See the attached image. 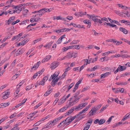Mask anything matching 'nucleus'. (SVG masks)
Returning <instances> with one entry per match:
<instances>
[{
	"label": "nucleus",
	"instance_id": "nucleus-17",
	"mask_svg": "<svg viewBox=\"0 0 130 130\" xmlns=\"http://www.w3.org/2000/svg\"><path fill=\"white\" fill-rule=\"evenodd\" d=\"M124 91V89L123 88L120 89V88H118L116 90H115V91H114V92L115 93H117L120 92L121 93H123Z\"/></svg>",
	"mask_w": 130,
	"mask_h": 130
},
{
	"label": "nucleus",
	"instance_id": "nucleus-60",
	"mask_svg": "<svg viewBox=\"0 0 130 130\" xmlns=\"http://www.w3.org/2000/svg\"><path fill=\"white\" fill-rule=\"evenodd\" d=\"M86 65V64H84L83 65H82L81 67L79 69V71L80 72L82 70H83L85 67Z\"/></svg>",
	"mask_w": 130,
	"mask_h": 130
},
{
	"label": "nucleus",
	"instance_id": "nucleus-20",
	"mask_svg": "<svg viewBox=\"0 0 130 130\" xmlns=\"http://www.w3.org/2000/svg\"><path fill=\"white\" fill-rule=\"evenodd\" d=\"M119 30L120 31L123 32L125 34H126L127 33V31L124 28L120 27L119 28Z\"/></svg>",
	"mask_w": 130,
	"mask_h": 130
},
{
	"label": "nucleus",
	"instance_id": "nucleus-29",
	"mask_svg": "<svg viewBox=\"0 0 130 130\" xmlns=\"http://www.w3.org/2000/svg\"><path fill=\"white\" fill-rule=\"evenodd\" d=\"M114 116H112L110 117L109 118L108 120L106 122V123L107 124H109L111 121L112 119V118H114Z\"/></svg>",
	"mask_w": 130,
	"mask_h": 130
},
{
	"label": "nucleus",
	"instance_id": "nucleus-40",
	"mask_svg": "<svg viewBox=\"0 0 130 130\" xmlns=\"http://www.w3.org/2000/svg\"><path fill=\"white\" fill-rule=\"evenodd\" d=\"M8 13L10 14H13L15 13V10H13L12 9H10L8 11Z\"/></svg>",
	"mask_w": 130,
	"mask_h": 130
},
{
	"label": "nucleus",
	"instance_id": "nucleus-15",
	"mask_svg": "<svg viewBox=\"0 0 130 130\" xmlns=\"http://www.w3.org/2000/svg\"><path fill=\"white\" fill-rule=\"evenodd\" d=\"M108 19L109 20V21L111 23H115L118 25H120V24L119 22L118 21L116 20H113L109 18H108Z\"/></svg>",
	"mask_w": 130,
	"mask_h": 130
},
{
	"label": "nucleus",
	"instance_id": "nucleus-49",
	"mask_svg": "<svg viewBox=\"0 0 130 130\" xmlns=\"http://www.w3.org/2000/svg\"><path fill=\"white\" fill-rule=\"evenodd\" d=\"M8 117H6L5 118H4L1 119L0 120V124L3 122L5 120H6L8 118Z\"/></svg>",
	"mask_w": 130,
	"mask_h": 130
},
{
	"label": "nucleus",
	"instance_id": "nucleus-26",
	"mask_svg": "<svg viewBox=\"0 0 130 130\" xmlns=\"http://www.w3.org/2000/svg\"><path fill=\"white\" fill-rule=\"evenodd\" d=\"M73 55H72L71 53L70 52H69L67 54V55L66 56L67 58L69 59L72 57H73Z\"/></svg>",
	"mask_w": 130,
	"mask_h": 130
},
{
	"label": "nucleus",
	"instance_id": "nucleus-19",
	"mask_svg": "<svg viewBox=\"0 0 130 130\" xmlns=\"http://www.w3.org/2000/svg\"><path fill=\"white\" fill-rule=\"evenodd\" d=\"M130 117V115H129L128 114H127L124 117L123 119L121 120V121H124L128 119Z\"/></svg>",
	"mask_w": 130,
	"mask_h": 130
},
{
	"label": "nucleus",
	"instance_id": "nucleus-39",
	"mask_svg": "<svg viewBox=\"0 0 130 130\" xmlns=\"http://www.w3.org/2000/svg\"><path fill=\"white\" fill-rule=\"evenodd\" d=\"M24 80H22L17 85V86H19L18 87H19L20 88V87L24 83Z\"/></svg>",
	"mask_w": 130,
	"mask_h": 130
},
{
	"label": "nucleus",
	"instance_id": "nucleus-27",
	"mask_svg": "<svg viewBox=\"0 0 130 130\" xmlns=\"http://www.w3.org/2000/svg\"><path fill=\"white\" fill-rule=\"evenodd\" d=\"M10 103L9 102L4 103L1 104V106L2 107H5L8 106L9 105Z\"/></svg>",
	"mask_w": 130,
	"mask_h": 130
},
{
	"label": "nucleus",
	"instance_id": "nucleus-48",
	"mask_svg": "<svg viewBox=\"0 0 130 130\" xmlns=\"http://www.w3.org/2000/svg\"><path fill=\"white\" fill-rule=\"evenodd\" d=\"M120 57H121L123 58H126L128 57V55L127 54H123L120 55Z\"/></svg>",
	"mask_w": 130,
	"mask_h": 130
},
{
	"label": "nucleus",
	"instance_id": "nucleus-58",
	"mask_svg": "<svg viewBox=\"0 0 130 130\" xmlns=\"http://www.w3.org/2000/svg\"><path fill=\"white\" fill-rule=\"evenodd\" d=\"M74 84L73 83H72L69 86L68 88V91H69L70 89L74 85Z\"/></svg>",
	"mask_w": 130,
	"mask_h": 130
},
{
	"label": "nucleus",
	"instance_id": "nucleus-10",
	"mask_svg": "<svg viewBox=\"0 0 130 130\" xmlns=\"http://www.w3.org/2000/svg\"><path fill=\"white\" fill-rule=\"evenodd\" d=\"M20 90V88H19V87H18L17 88V89L15 91V93H14V94L15 95V96L16 97L18 98L21 95V94H19L18 95H17L18 94V93H19V91Z\"/></svg>",
	"mask_w": 130,
	"mask_h": 130
},
{
	"label": "nucleus",
	"instance_id": "nucleus-21",
	"mask_svg": "<svg viewBox=\"0 0 130 130\" xmlns=\"http://www.w3.org/2000/svg\"><path fill=\"white\" fill-rule=\"evenodd\" d=\"M66 125H69L70 123L72 121L71 119V117H68L66 119Z\"/></svg>",
	"mask_w": 130,
	"mask_h": 130
},
{
	"label": "nucleus",
	"instance_id": "nucleus-12",
	"mask_svg": "<svg viewBox=\"0 0 130 130\" xmlns=\"http://www.w3.org/2000/svg\"><path fill=\"white\" fill-rule=\"evenodd\" d=\"M110 74V72H107L104 73L102 74L101 75V78H104L108 76Z\"/></svg>",
	"mask_w": 130,
	"mask_h": 130
},
{
	"label": "nucleus",
	"instance_id": "nucleus-63",
	"mask_svg": "<svg viewBox=\"0 0 130 130\" xmlns=\"http://www.w3.org/2000/svg\"><path fill=\"white\" fill-rule=\"evenodd\" d=\"M82 80L81 79H79L78 81L77 82L75 85L77 86H78V85L79 84L82 82Z\"/></svg>",
	"mask_w": 130,
	"mask_h": 130
},
{
	"label": "nucleus",
	"instance_id": "nucleus-14",
	"mask_svg": "<svg viewBox=\"0 0 130 130\" xmlns=\"http://www.w3.org/2000/svg\"><path fill=\"white\" fill-rule=\"evenodd\" d=\"M84 22L85 23H86V24H88V26L87 27L89 28L91 25V23L90 22V21L88 20H85L84 21Z\"/></svg>",
	"mask_w": 130,
	"mask_h": 130
},
{
	"label": "nucleus",
	"instance_id": "nucleus-62",
	"mask_svg": "<svg viewBox=\"0 0 130 130\" xmlns=\"http://www.w3.org/2000/svg\"><path fill=\"white\" fill-rule=\"evenodd\" d=\"M16 61L17 60L16 59H15L11 63V66L13 67L14 66Z\"/></svg>",
	"mask_w": 130,
	"mask_h": 130
},
{
	"label": "nucleus",
	"instance_id": "nucleus-16",
	"mask_svg": "<svg viewBox=\"0 0 130 130\" xmlns=\"http://www.w3.org/2000/svg\"><path fill=\"white\" fill-rule=\"evenodd\" d=\"M24 52V50L23 49L19 48L17 51V52L16 54L17 55H20L23 53Z\"/></svg>",
	"mask_w": 130,
	"mask_h": 130
},
{
	"label": "nucleus",
	"instance_id": "nucleus-13",
	"mask_svg": "<svg viewBox=\"0 0 130 130\" xmlns=\"http://www.w3.org/2000/svg\"><path fill=\"white\" fill-rule=\"evenodd\" d=\"M66 99L64 97H63L58 102V105H60L66 101Z\"/></svg>",
	"mask_w": 130,
	"mask_h": 130
},
{
	"label": "nucleus",
	"instance_id": "nucleus-56",
	"mask_svg": "<svg viewBox=\"0 0 130 130\" xmlns=\"http://www.w3.org/2000/svg\"><path fill=\"white\" fill-rule=\"evenodd\" d=\"M92 120H89L86 124V125H87L88 124V125H90V126L92 123Z\"/></svg>",
	"mask_w": 130,
	"mask_h": 130
},
{
	"label": "nucleus",
	"instance_id": "nucleus-18",
	"mask_svg": "<svg viewBox=\"0 0 130 130\" xmlns=\"http://www.w3.org/2000/svg\"><path fill=\"white\" fill-rule=\"evenodd\" d=\"M97 110V109L95 108L93 109H91L89 113H91L90 114V116L93 115L94 113H95Z\"/></svg>",
	"mask_w": 130,
	"mask_h": 130
},
{
	"label": "nucleus",
	"instance_id": "nucleus-59",
	"mask_svg": "<svg viewBox=\"0 0 130 130\" xmlns=\"http://www.w3.org/2000/svg\"><path fill=\"white\" fill-rule=\"evenodd\" d=\"M123 22L126 25H130V22L128 21L125 20V21H124Z\"/></svg>",
	"mask_w": 130,
	"mask_h": 130
},
{
	"label": "nucleus",
	"instance_id": "nucleus-57",
	"mask_svg": "<svg viewBox=\"0 0 130 130\" xmlns=\"http://www.w3.org/2000/svg\"><path fill=\"white\" fill-rule=\"evenodd\" d=\"M34 50L33 48H32L30 50H29L28 52L26 53V55H28L31 52H32Z\"/></svg>",
	"mask_w": 130,
	"mask_h": 130
},
{
	"label": "nucleus",
	"instance_id": "nucleus-31",
	"mask_svg": "<svg viewBox=\"0 0 130 130\" xmlns=\"http://www.w3.org/2000/svg\"><path fill=\"white\" fill-rule=\"evenodd\" d=\"M105 121V120L104 119H101L99 120V124L101 125L104 123Z\"/></svg>",
	"mask_w": 130,
	"mask_h": 130
},
{
	"label": "nucleus",
	"instance_id": "nucleus-38",
	"mask_svg": "<svg viewBox=\"0 0 130 130\" xmlns=\"http://www.w3.org/2000/svg\"><path fill=\"white\" fill-rule=\"evenodd\" d=\"M19 37L18 36H13V38L11 40L12 41H13L14 40L16 39L18 41V40H19Z\"/></svg>",
	"mask_w": 130,
	"mask_h": 130
},
{
	"label": "nucleus",
	"instance_id": "nucleus-41",
	"mask_svg": "<svg viewBox=\"0 0 130 130\" xmlns=\"http://www.w3.org/2000/svg\"><path fill=\"white\" fill-rule=\"evenodd\" d=\"M120 71H123L125 70L126 69V67H125V66H121L120 65Z\"/></svg>",
	"mask_w": 130,
	"mask_h": 130
},
{
	"label": "nucleus",
	"instance_id": "nucleus-5",
	"mask_svg": "<svg viewBox=\"0 0 130 130\" xmlns=\"http://www.w3.org/2000/svg\"><path fill=\"white\" fill-rule=\"evenodd\" d=\"M10 93L8 91H6L5 92L3 93V96L2 98H3L2 100L3 99L4 100L6 99L9 96Z\"/></svg>",
	"mask_w": 130,
	"mask_h": 130
},
{
	"label": "nucleus",
	"instance_id": "nucleus-2",
	"mask_svg": "<svg viewBox=\"0 0 130 130\" xmlns=\"http://www.w3.org/2000/svg\"><path fill=\"white\" fill-rule=\"evenodd\" d=\"M87 104V103H86L79 104L77 106L74 107L75 110L76 111L79 110L86 106Z\"/></svg>",
	"mask_w": 130,
	"mask_h": 130
},
{
	"label": "nucleus",
	"instance_id": "nucleus-22",
	"mask_svg": "<svg viewBox=\"0 0 130 130\" xmlns=\"http://www.w3.org/2000/svg\"><path fill=\"white\" fill-rule=\"evenodd\" d=\"M75 108L74 107L72 108L71 109L69 110L68 112L66 113V115H68L71 113L74 110H75Z\"/></svg>",
	"mask_w": 130,
	"mask_h": 130
},
{
	"label": "nucleus",
	"instance_id": "nucleus-46",
	"mask_svg": "<svg viewBox=\"0 0 130 130\" xmlns=\"http://www.w3.org/2000/svg\"><path fill=\"white\" fill-rule=\"evenodd\" d=\"M19 74H17V73L14 75L12 77L11 79L12 80H15L18 77L17 75H19Z\"/></svg>",
	"mask_w": 130,
	"mask_h": 130
},
{
	"label": "nucleus",
	"instance_id": "nucleus-1",
	"mask_svg": "<svg viewBox=\"0 0 130 130\" xmlns=\"http://www.w3.org/2000/svg\"><path fill=\"white\" fill-rule=\"evenodd\" d=\"M87 15L90 16L89 19H92L95 22H99L100 24L102 23L101 20H100V17H98L97 16H95L94 15H90L88 14H87Z\"/></svg>",
	"mask_w": 130,
	"mask_h": 130
},
{
	"label": "nucleus",
	"instance_id": "nucleus-42",
	"mask_svg": "<svg viewBox=\"0 0 130 130\" xmlns=\"http://www.w3.org/2000/svg\"><path fill=\"white\" fill-rule=\"evenodd\" d=\"M83 113H84V112L82 110L81 111L79 112L76 115L77 116V117H79L83 115Z\"/></svg>",
	"mask_w": 130,
	"mask_h": 130
},
{
	"label": "nucleus",
	"instance_id": "nucleus-23",
	"mask_svg": "<svg viewBox=\"0 0 130 130\" xmlns=\"http://www.w3.org/2000/svg\"><path fill=\"white\" fill-rule=\"evenodd\" d=\"M37 13V17H40L42 15V14L41 13V12H38V11H35L34 12H32V13L34 14Z\"/></svg>",
	"mask_w": 130,
	"mask_h": 130
},
{
	"label": "nucleus",
	"instance_id": "nucleus-11",
	"mask_svg": "<svg viewBox=\"0 0 130 130\" xmlns=\"http://www.w3.org/2000/svg\"><path fill=\"white\" fill-rule=\"evenodd\" d=\"M51 57L50 55H48L45 57L42 60V62H44L49 60Z\"/></svg>",
	"mask_w": 130,
	"mask_h": 130
},
{
	"label": "nucleus",
	"instance_id": "nucleus-6",
	"mask_svg": "<svg viewBox=\"0 0 130 130\" xmlns=\"http://www.w3.org/2000/svg\"><path fill=\"white\" fill-rule=\"evenodd\" d=\"M86 12H76L74 14V15L76 16L79 17H82L84 15H86Z\"/></svg>",
	"mask_w": 130,
	"mask_h": 130
},
{
	"label": "nucleus",
	"instance_id": "nucleus-55",
	"mask_svg": "<svg viewBox=\"0 0 130 130\" xmlns=\"http://www.w3.org/2000/svg\"><path fill=\"white\" fill-rule=\"evenodd\" d=\"M78 87V86L76 85H75L74 86V88L73 89V92H74L77 89Z\"/></svg>",
	"mask_w": 130,
	"mask_h": 130
},
{
	"label": "nucleus",
	"instance_id": "nucleus-32",
	"mask_svg": "<svg viewBox=\"0 0 130 130\" xmlns=\"http://www.w3.org/2000/svg\"><path fill=\"white\" fill-rule=\"evenodd\" d=\"M68 108V107H63L62 108L60 109L59 110V111L60 112H63L66 110Z\"/></svg>",
	"mask_w": 130,
	"mask_h": 130
},
{
	"label": "nucleus",
	"instance_id": "nucleus-43",
	"mask_svg": "<svg viewBox=\"0 0 130 130\" xmlns=\"http://www.w3.org/2000/svg\"><path fill=\"white\" fill-rule=\"evenodd\" d=\"M90 88V87L88 86H86L84 88V89H83V90H82L81 92H84L85 91H86L88 90Z\"/></svg>",
	"mask_w": 130,
	"mask_h": 130
},
{
	"label": "nucleus",
	"instance_id": "nucleus-61",
	"mask_svg": "<svg viewBox=\"0 0 130 130\" xmlns=\"http://www.w3.org/2000/svg\"><path fill=\"white\" fill-rule=\"evenodd\" d=\"M42 104V103H38L37 105L35 106V109H36L38 108Z\"/></svg>",
	"mask_w": 130,
	"mask_h": 130
},
{
	"label": "nucleus",
	"instance_id": "nucleus-25",
	"mask_svg": "<svg viewBox=\"0 0 130 130\" xmlns=\"http://www.w3.org/2000/svg\"><path fill=\"white\" fill-rule=\"evenodd\" d=\"M57 20H60L64 21H65L66 20V18H62L60 16L57 17Z\"/></svg>",
	"mask_w": 130,
	"mask_h": 130
},
{
	"label": "nucleus",
	"instance_id": "nucleus-45",
	"mask_svg": "<svg viewBox=\"0 0 130 130\" xmlns=\"http://www.w3.org/2000/svg\"><path fill=\"white\" fill-rule=\"evenodd\" d=\"M42 122H41V121H40V120L38 121V122H37L36 123L34 124V126H37L38 125H39Z\"/></svg>",
	"mask_w": 130,
	"mask_h": 130
},
{
	"label": "nucleus",
	"instance_id": "nucleus-8",
	"mask_svg": "<svg viewBox=\"0 0 130 130\" xmlns=\"http://www.w3.org/2000/svg\"><path fill=\"white\" fill-rule=\"evenodd\" d=\"M59 79V78L58 77L57 78L54 77L51 82V85L53 87L56 84V82Z\"/></svg>",
	"mask_w": 130,
	"mask_h": 130
},
{
	"label": "nucleus",
	"instance_id": "nucleus-37",
	"mask_svg": "<svg viewBox=\"0 0 130 130\" xmlns=\"http://www.w3.org/2000/svg\"><path fill=\"white\" fill-rule=\"evenodd\" d=\"M108 105H106L105 106H103L100 111V112H102L108 106Z\"/></svg>",
	"mask_w": 130,
	"mask_h": 130
},
{
	"label": "nucleus",
	"instance_id": "nucleus-28",
	"mask_svg": "<svg viewBox=\"0 0 130 130\" xmlns=\"http://www.w3.org/2000/svg\"><path fill=\"white\" fill-rule=\"evenodd\" d=\"M29 40L28 39H26L24 40L23 41H22L21 43V45L23 46L26 43H27Z\"/></svg>",
	"mask_w": 130,
	"mask_h": 130
},
{
	"label": "nucleus",
	"instance_id": "nucleus-34",
	"mask_svg": "<svg viewBox=\"0 0 130 130\" xmlns=\"http://www.w3.org/2000/svg\"><path fill=\"white\" fill-rule=\"evenodd\" d=\"M59 74V72H56L52 75L53 76L54 78H56L58 76Z\"/></svg>",
	"mask_w": 130,
	"mask_h": 130
},
{
	"label": "nucleus",
	"instance_id": "nucleus-24",
	"mask_svg": "<svg viewBox=\"0 0 130 130\" xmlns=\"http://www.w3.org/2000/svg\"><path fill=\"white\" fill-rule=\"evenodd\" d=\"M115 53V52L114 51H111L108 52H106L104 53H103V55H102V56H105V55H107V54H109V53Z\"/></svg>",
	"mask_w": 130,
	"mask_h": 130
},
{
	"label": "nucleus",
	"instance_id": "nucleus-4",
	"mask_svg": "<svg viewBox=\"0 0 130 130\" xmlns=\"http://www.w3.org/2000/svg\"><path fill=\"white\" fill-rule=\"evenodd\" d=\"M59 63L56 62H54L51 64V70H53L56 68L59 65Z\"/></svg>",
	"mask_w": 130,
	"mask_h": 130
},
{
	"label": "nucleus",
	"instance_id": "nucleus-64",
	"mask_svg": "<svg viewBox=\"0 0 130 130\" xmlns=\"http://www.w3.org/2000/svg\"><path fill=\"white\" fill-rule=\"evenodd\" d=\"M16 114L15 113H14L12 114L10 117V119H12L16 116Z\"/></svg>",
	"mask_w": 130,
	"mask_h": 130
},
{
	"label": "nucleus",
	"instance_id": "nucleus-33",
	"mask_svg": "<svg viewBox=\"0 0 130 130\" xmlns=\"http://www.w3.org/2000/svg\"><path fill=\"white\" fill-rule=\"evenodd\" d=\"M34 87V85L31 84L30 86H27L26 87V90H29L30 89H31Z\"/></svg>",
	"mask_w": 130,
	"mask_h": 130
},
{
	"label": "nucleus",
	"instance_id": "nucleus-35",
	"mask_svg": "<svg viewBox=\"0 0 130 130\" xmlns=\"http://www.w3.org/2000/svg\"><path fill=\"white\" fill-rule=\"evenodd\" d=\"M36 24V23H31L28 25L27 27V29H29L30 28L31 26H35Z\"/></svg>",
	"mask_w": 130,
	"mask_h": 130
},
{
	"label": "nucleus",
	"instance_id": "nucleus-9",
	"mask_svg": "<svg viewBox=\"0 0 130 130\" xmlns=\"http://www.w3.org/2000/svg\"><path fill=\"white\" fill-rule=\"evenodd\" d=\"M41 62L40 61L37 62V63L33 67L31 68V71L33 70H35L39 67L40 64L41 63Z\"/></svg>",
	"mask_w": 130,
	"mask_h": 130
},
{
	"label": "nucleus",
	"instance_id": "nucleus-36",
	"mask_svg": "<svg viewBox=\"0 0 130 130\" xmlns=\"http://www.w3.org/2000/svg\"><path fill=\"white\" fill-rule=\"evenodd\" d=\"M41 40V38H38L37 39H36L33 42L34 43L33 44H35L36 43H37L38 42Z\"/></svg>",
	"mask_w": 130,
	"mask_h": 130
},
{
	"label": "nucleus",
	"instance_id": "nucleus-52",
	"mask_svg": "<svg viewBox=\"0 0 130 130\" xmlns=\"http://www.w3.org/2000/svg\"><path fill=\"white\" fill-rule=\"evenodd\" d=\"M100 20L102 21H105L107 22H108V21L107 18L105 17L103 18H101L100 17Z\"/></svg>",
	"mask_w": 130,
	"mask_h": 130
},
{
	"label": "nucleus",
	"instance_id": "nucleus-53",
	"mask_svg": "<svg viewBox=\"0 0 130 130\" xmlns=\"http://www.w3.org/2000/svg\"><path fill=\"white\" fill-rule=\"evenodd\" d=\"M122 40L123 41H124L125 42L127 43L129 45H130V41H129L126 39H122Z\"/></svg>",
	"mask_w": 130,
	"mask_h": 130
},
{
	"label": "nucleus",
	"instance_id": "nucleus-47",
	"mask_svg": "<svg viewBox=\"0 0 130 130\" xmlns=\"http://www.w3.org/2000/svg\"><path fill=\"white\" fill-rule=\"evenodd\" d=\"M73 48L76 49L77 50H79L80 48V46L79 45H73Z\"/></svg>",
	"mask_w": 130,
	"mask_h": 130
},
{
	"label": "nucleus",
	"instance_id": "nucleus-44",
	"mask_svg": "<svg viewBox=\"0 0 130 130\" xmlns=\"http://www.w3.org/2000/svg\"><path fill=\"white\" fill-rule=\"evenodd\" d=\"M19 125V124H16L15 125L14 127L13 128L14 129V130H19V128L18 127Z\"/></svg>",
	"mask_w": 130,
	"mask_h": 130
},
{
	"label": "nucleus",
	"instance_id": "nucleus-54",
	"mask_svg": "<svg viewBox=\"0 0 130 130\" xmlns=\"http://www.w3.org/2000/svg\"><path fill=\"white\" fill-rule=\"evenodd\" d=\"M20 20H17L16 21H14L13 22L12 24L11 25H14L15 24H16V23H18L19 22H20Z\"/></svg>",
	"mask_w": 130,
	"mask_h": 130
},
{
	"label": "nucleus",
	"instance_id": "nucleus-51",
	"mask_svg": "<svg viewBox=\"0 0 130 130\" xmlns=\"http://www.w3.org/2000/svg\"><path fill=\"white\" fill-rule=\"evenodd\" d=\"M86 125V126L85 127L83 130H88L89 128L90 125H88V124Z\"/></svg>",
	"mask_w": 130,
	"mask_h": 130
},
{
	"label": "nucleus",
	"instance_id": "nucleus-50",
	"mask_svg": "<svg viewBox=\"0 0 130 130\" xmlns=\"http://www.w3.org/2000/svg\"><path fill=\"white\" fill-rule=\"evenodd\" d=\"M40 12L42 14V15L45 13L43 8L42 9L39 10L38 11V12Z\"/></svg>",
	"mask_w": 130,
	"mask_h": 130
},
{
	"label": "nucleus",
	"instance_id": "nucleus-3",
	"mask_svg": "<svg viewBox=\"0 0 130 130\" xmlns=\"http://www.w3.org/2000/svg\"><path fill=\"white\" fill-rule=\"evenodd\" d=\"M13 8L15 9V12H17V13H19L22 10V8H21L20 5H18L17 6H13Z\"/></svg>",
	"mask_w": 130,
	"mask_h": 130
},
{
	"label": "nucleus",
	"instance_id": "nucleus-30",
	"mask_svg": "<svg viewBox=\"0 0 130 130\" xmlns=\"http://www.w3.org/2000/svg\"><path fill=\"white\" fill-rule=\"evenodd\" d=\"M52 90L50 89V90H48L44 94V96H46L52 92Z\"/></svg>",
	"mask_w": 130,
	"mask_h": 130
},
{
	"label": "nucleus",
	"instance_id": "nucleus-7",
	"mask_svg": "<svg viewBox=\"0 0 130 130\" xmlns=\"http://www.w3.org/2000/svg\"><path fill=\"white\" fill-rule=\"evenodd\" d=\"M82 97L81 95H80L79 97H78L77 96H76L73 95L72 97L73 99V102H75L76 101L78 102L79 100Z\"/></svg>",
	"mask_w": 130,
	"mask_h": 130
}]
</instances>
